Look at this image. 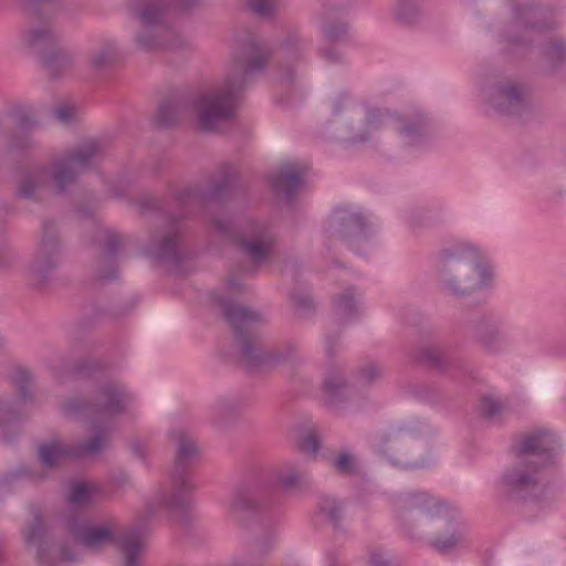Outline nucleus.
I'll return each instance as SVG.
<instances>
[{
  "instance_id": "f257e3e1",
  "label": "nucleus",
  "mask_w": 566,
  "mask_h": 566,
  "mask_svg": "<svg viewBox=\"0 0 566 566\" xmlns=\"http://www.w3.org/2000/svg\"><path fill=\"white\" fill-rule=\"evenodd\" d=\"M271 57L269 45L250 36L238 49L223 85L208 92L175 91L158 105L154 124L159 128L177 125L186 115L196 114L202 132H212L220 123L235 117L241 94L264 72Z\"/></svg>"
},
{
  "instance_id": "f03ea898",
  "label": "nucleus",
  "mask_w": 566,
  "mask_h": 566,
  "mask_svg": "<svg viewBox=\"0 0 566 566\" xmlns=\"http://www.w3.org/2000/svg\"><path fill=\"white\" fill-rule=\"evenodd\" d=\"M130 400L127 390L116 382L99 386L90 399L72 397L61 403L65 417L87 421L95 431L87 440L73 444L57 441L39 446V461L53 468L66 458H87L99 454L106 447L113 421L126 411Z\"/></svg>"
},
{
  "instance_id": "7ed1b4c3",
  "label": "nucleus",
  "mask_w": 566,
  "mask_h": 566,
  "mask_svg": "<svg viewBox=\"0 0 566 566\" xmlns=\"http://www.w3.org/2000/svg\"><path fill=\"white\" fill-rule=\"evenodd\" d=\"M514 461L500 480L499 490L516 502L538 501L547 490V469L557 464L562 452L559 438L546 429L522 436L512 446Z\"/></svg>"
},
{
  "instance_id": "20e7f679",
  "label": "nucleus",
  "mask_w": 566,
  "mask_h": 566,
  "mask_svg": "<svg viewBox=\"0 0 566 566\" xmlns=\"http://www.w3.org/2000/svg\"><path fill=\"white\" fill-rule=\"evenodd\" d=\"M238 180L237 172L226 167L222 175L211 180L207 189L190 188L177 193L175 202L180 209V214L169 213V221L166 222L165 229L156 231L144 247L145 254L160 263L179 265L182 261L181 220L200 209L223 202L233 193Z\"/></svg>"
},
{
  "instance_id": "39448f33",
  "label": "nucleus",
  "mask_w": 566,
  "mask_h": 566,
  "mask_svg": "<svg viewBox=\"0 0 566 566\" xmlns=\"http://www.w3.org/2000/svg\"><path fill=\"white\" fill-rule=\"evenodd\" d=\"M212 298L231 327L238 361L248 370L273 368L295 357L298 350L295 340H287L269 350L263 348V334L259 325L265 319L261 313L217 293L212 294Z\"/></svg>"
},
{
  "instance_id": "423d86ee",
  "label": "nucleus",
  "mask_w": 566,
  "mask_h": 566,
  "mask_svg": "<svg viewBox=\"0 0 566 566\" xmlns=\"http://www.w3.org/2000/svg\"><path fill=\"white\" fill-rule=\"evenodd\" d=\"M439 285L454 297H465L488 289L493 269L474 245L459 244L439 252L436 262Z\"/></svg>"
},
{
  "instance_id": "0eeeda50",
  "label": "nucleus",
  "mask_w": 566,
  "mask_h": 566,
  "mask_svg": "<svg viewBox=\"0 0 566 566\" xmlns=\"http://www.w3.org/2000/svg\"><path fill=\"white\" fill-rule=\"evenodd\" d=\"M385 127L397 132L406 145L412 147L421 145L430 132L429 120L422 113L392 115L387 111L370 108L366 112L361 129H355L348 123H339L332 137L346 147H353L369 142L376 130Z\"/></svg>"
},
{
  "instance_id": "6e6552de",
  "label": "nucleus",
  "mask_w": 566,
  "mask_h": 566,
  "mask_svg": "<svg viewBox=\"0 0 566 566\" xmlns=\"http://www.w3.org/2000/svg\"><path fill=\"white\" fill-rule=\"evenodd\" d=\"M168 438L175 446L171 490L158 496L157 506L170 513L185 514L191 507V494L196 489L191 469L200 457L199 446L197 438L184 428L169 430Z\"/></svg>"
},
{
  "instance_id": "1a4fd4ad",
  "label": "nucleus",
  "mask_w": 566,
  "mask_h": 566,
  "mask_svg": "<svg viewBox=\"0 0 566 566\" xmlns=\"http://www.w3.org/2000/svg\"><path fill=\"white\" fill-rule=\"evenodd\" d=\"M201 0H156L139 4L135 13L146 30L136 35V44L144 51L174 49L181 45L179 35L169 27L161 24L168 7L178 11H188L200 4Z\"/></svg>"
},
{
  "instance_id": "9d476101",
  "label": "nucleus",
  "mask_w": 566,
  "mask_h": 566,
  "mask_svg": "<svg viewBox=\"0 0 566 566\" xmlns=\"http://www.w3.org/2000/svg\"><path fill=\"white\" fill-rule=\"evenodd\" d=\"M55 17L30 18V25L22 38L23 44L40 57L51 77L57 76L73 62L70 51L61 44V35L54 23Z\"/></svg>"
},
{
  "instance_id": "9b49d317",
  "label": "nucleus",
  "mask_w": 566,
  "mask_h": 566,
  "mask_svg": "<svg viewBox=\"0 0 566 566\" xmlns=\"http://www.w3.org/2000/svg\"><path fill=\"white\" fill-rule=\"evenodd\" d=\"M211 226L227 241L254 263H263L274 252L276 238L270 227L253 220L234 226L230 220L212 217Z\"/></svg>"
},
{
  "instance_id": "f8f14e48",
  "label": "nucleus",
  "mask_w": 566,
  "mask_h": 566,
  "mask_svg": "<svg viewBox=\"0 0 566 566\" xmlns=\"http://www.w3.org/2000/svg\"><path fill=\"white\" fill-rule=\"evenodd\" d=\"M325 234L331 243L340 242L347 249L360 253L374 234L371 222L350 206L336 207L327 219Z\"/></svg>"
},
{
  "instance_id": "ddd939ff",
  "label": "nucleus",
  "mask_w": 566,
  "mask_h": 566,
  "mask_svg": "<svg viewBox=\"0 0 566 566\" xmlns=\"http://www.w3.org/2000/svg\"><path fill=\"white\" fill-rule=\"evenodd\" d=\"M60 263L61 243L55 222L44 220L41 241L27 271L29 284L36 290L46 287Z\"/></svg>"
},
{
  "instance_id": "4468645a",
  "label": "nucleus",
  "mask_w": 566,
  "mask_h": 566,
  "mask_svg": "<svg viewBox=\"0 0 566 566\" xmlns=\"http://www.w3.org/2000/svg\"><path fill=\"white\" fill-rule=\"evenodd\" d=\"M104 155L105 148L101 142L87 140L56 159L52 172L56 192L63 193L80 174L94 167Z\"/></svg>"
},
{
  "instance_id": "2eb2a0df",
  "label": "nucleus",
  "mask_w": 566,
  "mask_h": 566,
  "mask_svg": "<svg viewBox=\"0 0 566 566\" xmlns=\"http://www.w3.org/2000/svg\"><path fill=\"white\" fill-rule=\"evenodd\" d=\"M394 507L403 532L411 538L410 524L422 520L449 517L450 509L426 492H406L395 496Z\"/></svg>"
},
{
  "instance_id": "dca6fc26",
  "label": "nucleus",
  "mask_w": 566,
  "mask_h": 566,
  "mask_svg": "<svg viewBox=\"0 0 566 566\" xmlns=\"http://www.w3.org/2000/svg\"><path fill=\"white\" fill-rule=\"evenodd\" d=\"M65 523L73 541L90 551L99 552L117 543L118 522L116 518L91 523L76 513H70Z\"/></svg>"
},
{
  "instance_id": "f3484780",
  "label": "nucleus",
  "mask_w": 566,
  "mask_h": 566,
  "mask_svg": "<svg viewBox=\"0 0 566 566\" xmlns=\"http://www.w3.org/2000/svg\"><path fill=\"white\" fill-rule=\"evenodd\" d=\"M486 103L502 116H521L527 109L525 90L510 81L492 86L489 90Z\"/></svg>"
},
{
  "instance_id": "a211bd4d",
  "label": "nucleus",
  "mask_w": 566,
  "mask_h": 566,
  "mask_svg": "<svg viewBox=\"0 0 566 566\" xmlns=\"http://www.w3.org/2000/svg\"><path fill=\"white\" fill-rule=\"evenodd\" d=\"M10 380L15 387L19 400L15 402L0 401V432L3 433V439L7 443H11L13 438L7 433V424L17 422L21 419V415L15 408L20 401L27 402L32 400L30 385L32 382V375L28 369L18 368L10 376Z\"/></svg>"
},
{
  "instance_id": "6ab92c4d",
  "label": "nucleus",
  "mask_w": 566,
  "mask_h": 566,
  "mask_svg": "<svg viewBox=\"0 0 566 566\" xmlns=\"http://www.w3.org/2000/svg\"><path fill=\"white\" fill-rule=\"evenodd\" d=\"M513 24L518 31L533 32H543L557 28L552 11L521 4L515 6L513 9Z\"/></svg>"
},
{
  "instance_id": "aec40b11",
  "label": "nucleus",
  "mask_w": 566,
  "mask_h": 566,
  "mask_svg": "<svg viewBox=\"0 0 566 566\" xmlns=\"http://www.w3.org/2000/svg\"><path fill=\"white\" fill-rule=\"evenodd\" d=\"M472 337L490 352H499L509 344V336L499 319L482 316L470 326Z\"/></svg>"
},
{
  "instance_id": "412c9836",
  "label": "nucleus",
  "mask_w": 566,
  "mask_h": 566,
  "mask_svg": "<svg viewBox=\"0 0 566 566\" xmlns=\"http://www.w3.org/2000/svg\"><path fill=\"white\" fill-rule=\"evenodd\" d=\"M302 181V172L298 166L290 161L281 164L275 172L268 176V182L272 191L276 195H283L287 203H291L295 198Z\"/></svg>"
},
{
  "instance_id": "4be33fe9",
  "label": "nucleus",
  "mask_w": 566,
  "mask_h": 566,
  "mask_svg": "<svg viewBox=\"0 0 566 566\" xmlns=\"http://www.w3.org/2000/svg\"><path fill=\"white\" fill-rule=\"evenodd\" d=\"M122 247L120 235L113 231L104 232L103 255L96 270V279L98 281H113L118 276L116 258Z\"/></svg>"
},
{
  "instance_id": "5701e85b",
  "label": "nucleus",
  "mask_w": 566,
  "mask_h": 566,
  "mask_svg": "<svg viewBox=\"0 0 566 566\" xmlns=\"http://www.w3.org/2000/svg\"><path fill=\"white\" fill-rule=\"evenodd\" d=\"M272 501L262 497L255 490L250 488H240L235 491L230 503V511L237 517L242 514L252 515L268 510Z\"/></svg>"
},
{
  "instance_id": "b1692460",
  "label": "nucleus",
  "mask_w": 566,
  "mask_h": 566,
  "mask_svg": "<svg viewBox=\"0 0 566 566\" xmlns=\"http://www.w3.org/2000/svg\"><path fill=\"white\" fill-rule=\"evenodd\" d=\"M542 72L546 75H555L566 63V42L555 39L545 42L539 49Z\"/></svg>"
},
{
  "instance_id": "393cba45",
  "label": "nucleus",
  "mask_w": 566,
  "mask_h": 566,
  "mask_svg": "<svg viewBox=\"0 0 566 566\" xmlns=\"http://www.w3.org/2000/svg\"><path fill=\"white\" fill-rule=\"evenodd\" d=\"M238 397L222 396L210 406V421L218 428L226 427L242 409Z\"/></svg>"
},
{
  "instance_id": "a878e982",
  "label": "nucleus",
  "mask_w": 566,
  "mask_h": 566,
  "mask_svg": "<svg viewBox=\"0 0 566 566\" xmlns=\"http://www.w3.org/2000/svg\"><path fill=\"white\" fill-rule=\"evenodd\" d=\"M32 514V521L30 524L25 527L23 536L24 541L28 545H36V557L41 565H46L44 560L45 555V543L44 538L46 536V527L45 523L42 518V514L40 509L32 507L31 510Z\"/></svg>"
},
{
  "instance_id": "bb28decb",
  "label": "nucleus",
  "mask_w": 566,
  "mask_h": 566,
  "mask_svg": "<svg viewBox=\"0 0 566 566\" xmlns=\"http://www.w3.org/2000/svg\"><path fill=\"white\" fill-rule=\"evenodd\" d=\"M323 387L326 395V403L329 407H336L338 403L343 402L349 394V385L336 368L327 370Z\"/></svg>"
},
{
  "instance_id": "cd10ccee",
  "label": "nucleus",
  "mask_w": 566,
  "mask_h": 566,
  "mask_svg": "<svg viewBox=\"0 0 566 566\" xmlns=\"http://www.w3.org/2000/svg\"><path fill=\"white\" fill-rule=\"evenodd\" d=\"M191 188L203 189L200 186H191ZM187 189H190V187H187V188L180 190V192H182V191H185ZM177 193H179V191H177L174 195L170 208L166 207L163 201L158 200L155 197L148 196V195H144V196L139 197L136 200L135 205H136V207H137V209H138L140 214H148V213H153V212H160V213L164 214V217L166 219V222H167V221H169V213L180 214V209L178 208V206H176V202H175V198H176Z\"/></svg>"
},
{
  "instance_id": "c85d7f7f",
  "label": "nucleus",
  "mask_w": 566,
  "mask_h": 566,
  "mask_svg": "<svg viewBox=\"0 0 566 566\" xmlns=\"http://www.w3.org/2000/svg\"><path fill=\"white\" fill-rule=\"evenodd\" d=\"M274 539L275 533L273 527H268L263 534L256 535L253 538L250 547L252 556L243 563L235 564L233 566H261L260 562L254 560V556L258 560L263 557L273 547Z\"/></svg>"
},
{
  "instance_id": "c756f323",
  "label": "nucleus",
  "mask_w": 566,
  "mask_h": 566,
  "mask_svg": "<svg viewBox=\"0 0 566 566\" xmlns=\"http://www.w3.org/2000/svg\"><path fill=\"white\" fill-rule=\"evenodd\" d=\"M416 439V433L409 428H398L382 438V452L388 455L389 460L395 462L394 453L399 447L409 444Z\"/></svg>"
},
{
  "instance_id": "7c9ffc66",
  "label": "nucleus",
  "mask_w": 566,
  "mask_h": 566,
  "mask_svg": "<svg viewBox=\"0 0 566 566\" xmlns=\"http://www.w3.org/2000/svg\"><path fill=\"white\" fill-rule=\"evenodd\" d=\"M317 505L319 513L333 525L334 530L343 531V503L333 496L321 495Z\"/></svg>"
},
{
  "instance_id": "2f4dec72",
  "label": "nucleus",
  "mask_w": 566,
  "mask_h": 566,
  "mask_svg": "<svg viewBox=\"0 0 566 566\" xmlns=\"http://www.w3.org/2000/svg\"><path fill=\"white\" fill-rule=\"evenodd\" d=\"M336 316L342 322H347L356 317L358 313L357 300L355 298V289H346L334 302Z\"/></svg>"
},
{
  "instance_id": "473e14b6",
  "label": "nucleus",
  "mask_w": 566,
  "mask_h": 566,
  "mask_svg": "<svg viewBox=\"0 0 566 566\" xmlns=\"http://www.w3.org/2000/svg\"><path fill=\"white\" fill-rule=\"evenodd\" d=\"M125 566H139L138 557L143 551V541L136 531L126 534L120 542Z\"/></svg>"
},
{
  "instance_id": "72a5a7b5",
  "label": "nucleus",
  "mask_w": 566,
  "mask_h": 566,
  "mask_svg": "<svg viewBox=\"0 0 566 566\" xmlns=\"http://www.w3.org/2000/svg\"><path fill=\"white\" fill-rule=\"evenodd\" d=\"M22 9L30 18L56 15L59 0H20Z\"/></svg>"
},
{
  "instance_id": "f704fd0d",
  "label": "nucleus",
  "mask_w": 566,
  "mask_h": 566,
  "mask_svg": "<svg viewBox=\"0 0 566 566\" xmlns=\"http://www.w3.org/2000/svg\"><path fill=\"white\" fill-rule=\"evenodd\" d=\"M43 174V169H34L31 172L25 174L18 185V197L22 199L34 200L35 192L41 186Z\"/></svg>"
},
{
  "instance_id": "c9c22d12",
  "label": "nucleus",
  "mask_w": 566,
  "mask_h": 566,
  "mask_svg": "<svg viewBox=\"0 0 566 566\" xmlns=\"http://www.w3.org/2000/svg\"><path fill=\"white\" fill-rule=\"evenodd\" d=\"M421 0H400L395 11L398 22L405 25L413 24L420 15Z\"/></svg>"
},
{
  "instance_id": "e433bc0d",
  "label": "nucleus",
  "mask_w": 566,
  "mask_h": 566,
  "mask_svg": "<svg viewBox=\"0 0 566 566\" xmlns=\"http://www.w3.org/2000/svg\"><path fill=\"white\" fill-rule=\"evenodd\" d=\"M282 46L290 59L300 60L303 53L310 48V42L297 32H290L283 40Z\"/></svg>"
},
{
  "instance_id": "4c0bfd02",
  "label": "nucleus",
  "mask_w": 566,
  "mask_h": 566,
  "mask_svg": "<svg viewBox=\"0 0 566 566\" xmlns=\"http://www.w3.org/2000/svg\"><path fill=\"white\" fill-rule=\"evenodd\" d=\"M384 375V368L377 363H367L356 373V384L359 387H368L379 380Z\"/></svg>"
},
{
  "instance_id": "58836bf2",
  "label": "nucleus",
  "mask_w": 566,
  "mask_h": 566,
  "mask_svg": "<svg viewBox=\"0 0 566 566\" xmlns=\"http://www.w3.org/2000/svg\"><path fill=\"white\" fill-rule=\"evenodd\" d=\"M322 33L329 42H338L346 39L348 34V24L343 20L333 21L328 18L322 23Z\"/></svg>"
},
{
  "instance_id": "ea45409f",
  "label": "nucleus",
  "mask_w": 566,
  "mask_h": 566,
  "mask_svg": "<svg viewBox=\"0 0 566 566\" xmlns=\"http://www.w3.org/2000/svg\"><path fill=\"white\" fill-rule=\"evenodd\" d=\"M274 480L279 485H281L284 492H292L305 482V475L296 471L294 468H290L285 472H276L274 474Z\"/></svg>"
},
{
  "instance_id": "a19ab883",
  "label": "nucleus",
  "mask_w": 566,
  "mask_h": 566,
  "mask_svg": "<svg viewBox=\"0 0 566 566\" xmlns=\"http://www.w3.org/2000/svg\"><path fill=\"white\" fill-rule=\"evenodd\" d=\"M418 360L437 370H444L447 359L437 347H423L418 354Z\"/></svg>"
},
{
  "instance_id": "79ce46f5",
  "label": "nucleus",
  "mask_w": 566,
  "mask_h": 566,
  "mask_svg": "<svg viewBox=\"0 0 566 566\" xmlns=\"http://www.w3.org/2000/svg\"><path fill=\"white\" fill-rule=\"evenodd\" d=\"M115 55V45L111 42L105 43L91 57L90 64L94 70L106 67Z\"/></svg>"
},
{
  "instance_id": "37998d69",
  "label": "nucleus",
  "mask_w": 566,
  "mask_h": 566,
  "mask_svg": "<svg viewBox=\"0 0 566 566\" xmlns=\"http://www.w3.org/2000/svg\"><path fill=\"white\" fill-rule=\"evenodd\" d=\"M343 113L348 114H358V106L357 104L350 98L348 93L343 92L340 93L334 101L333 104V115L338 116Z\"/></svg>"
},
{
  "instance_id": "c03bdc74",
  "label": "nucleus",
  "mask_w": 566,
  "mask_h": 566,
  "mask_svg": "<svg viewBox=\"0 0 566 566\" xmlns=\"http://www.w3.org/2000/svg\"><path fill=\"white\" fill-rule=\"evenodd\" d=\"M250 10L263 19H270L276 10V0H248Z\"/></svg>"
},
{
  "instance_id": "a18cd8bd",
  "label": "nucleus",
  "mask_w": 566,
  "mask_h": 566,
  "mask_svg": "<svg viewBox=\"0 0 566 566\" xmlns=\"http://www.w3.org/2000/svg\"><path fill=\"white\" fill-rule=\"evenodd\" d=\"M459 541L460 534L455 530H453L452 533L448 536H437L430 542V544L439 553L446 554L449 553L452 548H454Z\"/></svg>"
},
{
  "instance_id": "49530a36",
  "label": "nucleus",
  "mask_w": 566,
  "mask_h": 566,
  "mask_svg": "<svg viewBox=\"0 0 566 566\" xmlns=\"http://www.w3.org/2000/svg\"><path fill=\"white\" fill-rule=\"evenodd\" d=\"M291 300L294 306L303 314L311 313L314 310L313 298L306 291L294 290L291 293Z\"/></svg>"
},
{
  "instance_id": "de8ad7c7",
  "label": "nucleus",
  "mask_w": 566,
  "mask_h": 566,
  "mask_svg": "<svg viewBox=\"0 0 566 566\" xmlns=\"http://www.w3.org/2000/svg\"><path fill=\"white\" fill-rule=\"evenodd\" d=\"M91 500V490L84 483H75L69 493V502L72 504L86 505Z\"/></svg>"
},
{
  "instance_id": "09e8293b",
  "label": "nucleus",
  "mask_w": 566,
  "mask_h": 566,
  "mask_svg": "<svg viewBox=\"0 0 566 566\" xmlns=\"http://www.w3.org/2000/svg\"><path fill=\"white\" fill-rule=\"evenodd\" d=\"M480 410L485 419L492 420L503 411V406L492 397H484L481 401Z\"/></svg>"
},
{
  "instance_id": "8fccbe9b",
  "label": "nucleus",
  "mask_w": 566,
  "mask_h": 566,
  "mask_svg": "<svg viewBox=\"0 0 566 566\" xmlns=\"http://www.w3.org/2000/svg\"><path fill=\"white\" fill-rule=\"evenodd\" d=\"M298 449L306 454L315 455L319 449V439L315 433L308 432L301 437Z\"/></svg>"
},
{
  "instance_id": "3c124183",
  "label": "nucleus",
  "mask_w": 566,
  "mask_h": 566,
  "mask_svg": "<svg viewBox=\"0 0 566 566\" xmlns=\"http://www.w3.org/2000/svg\"><path fill=\"white\" fill-rule=\"evenodd\" d=\"M11 116L14 118L17 125L21 129H29L34 125L29 112L23 107H17L11 112Z\"/></svg>"
},
{
  "instance_id": "603ef678",
  "label": "nucleus",
  "mask_w": 566,
  "mask_h": 566,
  "mask_svg": "<svg viewBox=\"0 0 566 566\" xmlns=\"http://www.w3.org/2000/svg\"><path fill=\"white\" fill-rule=\"evenodd\" d=\"M99 367H101V365L97 361L85 359V360L78 361L75 365L73 373L80 377H91L96 370L99 369Z\"/></svg>"
},
{
  "instance_id": "864d4df0",
  "label": "nucleus",
  "mask_w": 566,
  "mask_h": 566,
  "mask_svg": "<svg viewBox=\"0 0 566 566\" xmlns=\"http://www.w3.org/2000/svg\"><path fill=\"white\" fill-rule=\"evenodd\" d=\"M75 115L76 109L67 105H61L53 111V116L65 125L73 123Z\"/></svg>"
},
{
  "instance_id": "5fc2aeb1",
  "label": "nucleus",
  "mask_w": 566,
  "mask_h": 566,
  "mask_svg": "<svg viewBox=\"0 0 566 566\" xmlns=\"http://www.w3.org/2000/svg\"><path fill=\"white\" fill-rule=\"evenodd\" d=\"M334 465L337 471L343 474H352L355 471L353 458L348 453H343L335 459Z\"/></svg>"
},
{
  "instance_id": "6e6d98bb",
  "label": "nucleus",
  "mask_w": 566,
  "mask_h": 566,
  "mask_svg": "<svg viewBox=\"0 0 566 566\" xmlns=\"http://www.w3.org/2000/svg\"><path fill=\"white\" fill-rule=\"evenodd\" d=\"M30 475H31L30 470L25 465H20L18 468H15L14 470L8 472L3 476L2 482L9 483L17 479L25 478V476H30Z\"/></svg>"
},
{
  "instance_id": "4d7b16f0",
  "label": "nucleus",
  "mask_w": 566,
  "mask_h": 566,
  "mask_svg": "<svg viewBox=\"0 0 566 566\" xmlns=\"http://www.w3.org/2000/svg\"><path fill=\"white\" fill-rule=\"evenodd\" d=\"M370 566H391L389 559H387L380 549H373L369 555Z\"/></svg>"
},
{
  "instance_id": "13d9d810",
  "label": "nucleus",
  "mask_w": 566,
  "mask_h": 566,
  "mask_svg": "<svg viewBox=\"0 0 566 566\" xmlns=\"http://www.w3.org/2000/svg\"><path fill=\"white\" fill-rule=\"evenodd\" d=\"M319 56L331 64H337L342 62L340 54L331 48H322L319 50Z\"/></svg>"
},
{
  "instance_id": "bf43d9fd",
  "label": "nucleus",
  "mask_w": 566,
  "mask_h": 566,
  "mask_svg": "<svg viewBox=\"0 0 566 566\" xmlns=\"http://www.w3.org/2000/svg\"><path fill=\"white\" fill-rule=\"evenodd\" d=\"M339 346H340L339 335L327 336L326 340H325L326 356L332 358L335 355V353Z\"/></svg>"
},
{
  "instance_id": "052dcab7",
  "label": "nucleus",
  "mask_w": 566,
  "mask_h": 566,
  "mask_svg": "<svg viewBox=\"0 0 566 566\" xmlns=\"http://www.w3.org/2000/svg\"><path fill=\"white\" fill-rule=\"evenodd\" d=\"M505 41L513 43V44H520V45H531V42L525 41L523 38L512 34H504L503 35Z\"/></svg>"
},
{
  "instance_id": "680f3d73",
  "label": "nucleus",
  "mask_w": 566,
  "mask_h": 566,
  "mask_svg": "<svg viewBox=\"0 0 566 566\" xmlns=\"http://www.w3.org/2000/svg\"><path fill=\"white\" fill-rule=\"evenodd\" d=\"M293 78H294V73L293 71L287 67L282 74H281V81L286 83V84H290L293 82Z\"/></svg>"
},
{
  "instance_id": "e2e57ef3",
  "label": "nucleus",
  "mask_w": 566,
  "mask_h": 566,
  "mask_svg": "<svg viewBox=\"0 0 566 566\" xmlns=\"http://www.w3.org/2000/svg\"><path fill=\"white\" fill-rule=\"evenodd\" d=\"M31 144V140L28 136L22 137L17 145H12L11 149H23L29 147Z\"/></svg>"
},
{
  "instance_id": "0e129e2a",
  "label": "nucleus",
  "mask_w": 566,
  "mask_h": 566,
  "mask_svg": "<svg viewBox=\"0 0 566 566\" xmlns=\"http://www.w3.org/2000/svg\"><path fill=\"white\" fill-rule=\"evenodd\" d=\"M134 306H135V304L132 303L128 307H125V310H123V311H112L109 313V315L112 318L117 319V318L122 317L123 315H125L126 313H128Z\"/></svg>"
},
{
  "instance_id": "69168bd1",
  "label": "nucleus",
  "mask_w": 566,
  "mask_h": 566,
  "mask_svg": "<svg viewBox=\"0 0 566 566\" xmlns=\"http://www.w3.org/2000/svg\"><path fill=\"white\" fill-rule=\"evenodd\" d=\"M132 450H133V453H134L137 458H139V459H142V460H144V459H145V453H144V449H143L142 444H139V443H134V444L132 446Z\"/></svg>"
},
{
  "instance_id": "338daca9",
  "label": "nucleus",
  "mask_w": 566,
  "mask_h": 566,
  "mask_svg": "<svg viewBox=\"0 0 566 566\" xmlns=\"http://www.w3.org/2000/svg\"><path fill=\"white\" fill-rule=\"evenodd\" d=\"M228 286L230 290H233V291H240L241 290V284L234 280V279H230L228 281Z\"/></svg>"
},
{
  "instance_id": "774afa93",
  "label": "nucleus",
  "mask_w": 566,
  "mask_h": 566,
  "mask_svg": "<svg viewBox=\"0 0 566 566\" xmlns=\"http://www.w3.org/2000/svg\"><path fill=\"white\" fill-rule=\"evenodd\" d=\"M78 212L85 218H90L92 216L90 210L78 209Z\"/></svg>"
}]
</instances>
